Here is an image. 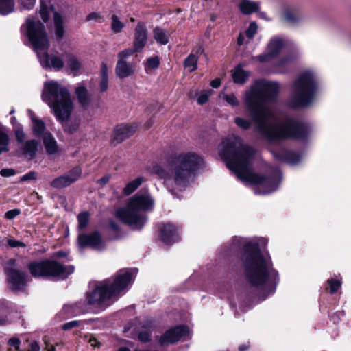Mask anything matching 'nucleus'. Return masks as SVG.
Instances as JSON below:
<instances>
[{"mask_svg": "<svg viewBox=\"0 0 351 351\" xmlns=\"http://www.w3.org/2000/svg\"><path fill=\"white\" fill-rule=\"evenodd\" d=\"M279 90L278 83L263 80L255 81L245 90L243 101L251 113L255 132L269 143L305 138L309 131L306 124L290 117L280 119L271 109Z\"/></svg>", "mask_w": 351, "mask_h": 351, "instance_id": "nucleus-1", "label": "nucleus"}, {"mask_svg": "<svg viewBox=\"0 0 351 351\" xmlns=\"http://www.w3.org/2000/svg\"><path fill=\"white\" fill-rule=\"evenodd\" d=\"M219 155L226 162L227 167L232 171L241 181L254 186V193L266 195L275 191L282 180L279 169L273 170L271 175L264 177L254 173L252 165L254 150L243 144V140L232 136L224 139L219 147Z\"/></svg>", "mask_w": 351, "mask_h": 351, "instance_id": "nucleus-2", "label": "nucleus"}, {"mask_svg": "<svg viewBox=\"0 0 351 351\" xmlns=\"http://www.w3.org/2000/svg\"><path fill=\"white\" fill-rule=\"evenodd\" d=\"M267 243V239L263 237L247 242L244 245L242 258L245 276L252 286L262 291L263 300L275 291L279 281L278 273L272 267L269 254L261 250Z\"/></svg>", "mask_w": 351, "mask_h": 351, "instance_id": "nucleus-3", "label": "nucleus"}, {"mask_svg": "<svg viewBox=\"0 0 351 351\" xmlns=\"http://www.w3.org/2000/svg\"><path fill=\"white\" fill-rule=\"evenodd\" d=\"M202 163V158L195 152H181L170 158L167 164L169 171L156 165L152 168V173L162 178L166 185H173L183 190L193 182L195 172Z\"/></svg>", "mask_w": 351, "mask_h": 351, "instance_id": "nucleus-4", "label": "nucleus"}, {"mask_svg": "<svg viewBox=\"0 0 351 351\" xmlns=\"http://www.w3.org/2000/svg\"><path fill=\"white\" fill-rule=\"evenodd\" d=\"M133 280V274L127 270L119 271L113 278L106 279L86 293L88 304L100 310L105 309L114 300L125 293Z\"/></svg>", "mask_w": 351, "mask_h": 351, "instance_id": "nucleus-5", "label": "nucleus"}, {"mask_svg": "<svg viewBox=\"0 0 351 351\" xmlns=\"http://www.w3.org/2000/svg\"><path fill=\"white\" fill-rule=\"evenodd\" d=\"M22 31L25 32L32 48L36 52L43 68L51 69L56 71L63 69L64 61L60 56L41 52L47 50L49 47V40L43 24L28 19L25 25L22 27Z\"/></svg>", "mask_w": 351, "mask_h": 351, "instance_id": "nucleus-6", "label": "nucleus"}, {"mask_svg": "<svg viewBox=\"0 0 351 351\" xmlns=\"http://www.w3.org/2000/svg\"><path fill=\"white\" fill-rule=\"evenodd\" d=\"M42 99L49 106L59 122L63 123L70 119L73 104L66 86L56 80L45 82Z\"/></svg>", "mask_w": 351, "mask_h": 351, "instance_id": "nucleus-7", "label": "nucleus"}, {"mask_svg": "<svg viewBox=\"0 0 351 351\" xmlns=\"http://www.w3.org/2000/svg\"><path fill=\"white\" fill-rule=\"evenodd\" d=\"M154 206V200L150 194L147 191H140L128 200L125 208L117 210L116 217L132 228L138 230L146 223L145 213L152 211Z\"/></svg>", "mask_w": 351, "mask_h": 351, "instance_id": "nucleus-8", "label": "nucleus"}, {"mask_svg": "<svg viewBox=\"0 0 351 351\" xmlns=\"http://www.w3.org/2000/svg\"><path fill=\"white\" fill-rule=\"evenodd\" d=\"M319 90L316 73L311 69L300 73L292 85L289 104L292 108L311 104Z\"/></svg>", "mask_w": 351, "mask_h": 351, "instance_id": "nucleus-9", "label": "nucleus"}, {"mask_svg": "<svg viewBox=\"0 0 351 351\" xmlns=\"http://www.w3.org/2000/svg\"><path fill=\"white\" fill-rule=\"evenodd\" d=\"M31 274L34 277L53 276L65 278L74 271L71 265L63 266L51 261L33 262L28 265Z\"/></svg>", "mask_w": 351, "mask_h": 351, "instance_id": "nucleus-10", "label": "nucleus"}, {"mask_svg": "<svg viewBox=\"0 0 351 351\" xmlns=\"http://www.w3.org/2000/svg\"><path fill=\"white\" fill-rule=\"evenodd\" d=\"M4 270L10 287L14 291H22L28 281L27 275L21 270L19 262L10 258L4 263Z\"/></svg>", "mask_w": 351, "mask_h": 351, "instance_id": "nucleus-11", "label": "nucleus"}, {"mask_svg": "<svg viewBox=\"0 0 351 351\" xmlns=\"http://www.w3.org/2000/svg\"><path fill=\"white\" fill-rule=\"evenodd\" d=\"M290 40L285 37L274 36L267 45V52L257 56V59L261 62H269L276 58L282 49L290 44Z\"/></svg>", "mask_w": 351, "mask_h": 351, "instance_id": "nucleus-12", "label": "nucleus"}, {"mask_svg": "<svg viewBox=\"0 0 351 351\" xmlns=\"http://www.w3.org/2000/svg\"><path fill=\"white\" fill-rule=\"evenodd\" d=\"M78 244L81 248L90 247L93 250L102 251L106 249L105 241L97 232L91 234H82L78 236Z\"/></svg>", "mask_w": 351, "mask_h": 351, "instance_id": "nucleus-13", "label": "nucleus"}, {"mask_svg": "<svg viewBox=\"0 0 351 351\" xmlns=\"http://www.w3.org/2000/svg\"><path fill=\"white\" fill-rule=\"evenodd\" d=\"M82 176V169L75 167L68 173L53 179L50 185L55 189H62L69 186L77 181Z\"/></svg>", "mask_w": 351, "mask_h": 351, "instance_id": "nucleus-14", "label": "nucleus"}, {"mask_svg": "<svg viewBox=\"0 0 351 351\" xmlns=\"http://www.w3.org/2000/svg\"><path fill=\"white\" fill-rule=\"evenodd\" d=\"M189 335V329L185 326H179L167 330L160 339L161 345L173 343Z\"/></svg>", "mask_w": 351, "mask_h": 351, "instance_id": "nucleus-15", "label": "nucleus"}, {"mask_svg": "<svg viewBox=\"0 0 351 351\" xmlns=\"http://www.w3.org/2000/svg\"><path fill=\"white\" fill-rule=\"evenodd\" d=\"M148 38L147 27L143 23H138L134 29L133 47L135 51H142Z\"/></svg>", "mask_w": 351, "mask_h": 351, "instance_id": "nucleus-16", "label": "nucleus"}, {"mask_svg": "<svg viewBox=\"0 0 351 351\" xmlns=\"http://www.w3.org/2000/svg\"><path fill=\"white\" fill-rule=\"evenodd\" d=\"M160 237L165 243L171 244L180 239L178 228L171 223L164 224L160 229Z\"/></svg>", "mask_w": 351, "mask_h": 351, "instance_id": "nucleus-17", "label": "nucleus"}, {"mask_svg": "<svg viewBox=\"0 0 351 351\" xmlns=\"http://www.w3.org/2000/svg\"><path fill=\"white\" fill-rule=\"evenodd\" d=\"M136 127L128 125H117L113 132L111 143L114 145L121 143L133 134Z\"/></svg>", "mask_w": 351, "mask_h": 351, "instance_id": "nucleus-18", "label": "nucleus"}, {"mask_svg": "<svg viewBox=\"0 0 351 351\" xmlns=\"http://www.w3.org/2000/svg\"><path fill=\"white\" fill-rule=\"evenodd\" d=\"M271 152L275 158L291 165L298 164L302 160V156L293 151L281 149L279 151L271 150Z\"/></svg>", "mask_w": 351, "mask_h": 351, "instance_id": "nucleus-19", "label": "nucleus"}, {"mask_svg": "<svg viewBox=\"0 0 351 351\" xmlns=\"http://www.w3.org/2000/svg\"><path fill=\"white\" fill-rule=\"evenodd\" d=\"M27 114L32 121V133L36 137L42 138L46 133L49 132L46 130L44 121L36 117L33 111L28 110Z\"/></svg>", "mask_w": 351, "mask_h": 351, "instance_id": "nucleus-20", "label": "nucleus"}, {"mask_svg": "<svg viewBox=\"0 0 351 351\" xmlns=\"http://www.w3.org/2000/svg\"><path fill=\"white\" fill-rule=\"evenodd\" d=\"M295 58L296 56L293 54L283 55L273 64V71L280 73L286 72Z\"/></svg>", "mask_w": 351, "mask_h": 351, "instance_id": "nucleus-21", "label": "nucleus"}, {"mask_svg": "<svg viewBox=\"0 0 351 351\" xmlns=\"http://www.w3.org/2000/svg\"><path fill=\"white\" fill-rule=\"evenodd\" d=\"M115 72L119 78H125L134 73V66L126 61L118 60L116 64Z\"/></svg>", "mask_w": 351, "mask_h": 351, "instance_id": "nucleus-22", "label": "nucleus"}, {"mask_svg": "<svg viewBox=\"0 0 351 351\" xmlns=\"http://www.w3.org/2000/svg\"><path fill=\"white\" fill-rule=\"evenodd\" d=\"M39 146L38 141L35 139L28 140L23 145V154L29 159H34L36 156Z\"/></svg>", "mask_w": 351, "mask_h": 351, "instance_id": "nucleus-23", "label": "nucleus"}, {"mask_svg": "<svg viewBox=\"0 0 351 351\" xmlns=\"http://www.w3.org/2000/svg\"><path fill=\"white\" fill-rule=\"evenodd\" d=\"M42 139L45 150L49 154H55L58 152L57 141L51 132L46 133Z\"/></svg>", "mask_w": 351, "mask_h": 351, "instance_id": "nucleus-24", "label": "nucleus"}, {"mask_svg": "<svg viewBox=\"0 0 351 351\" xmlns=\"http://www.w3.org/2000/svg\"><path fill=\"white\" fill-rule=\"evenodd\" d=\"M66 65L69 69L70 73L75 76L79 74L81 63L75 55L69 54L66 56Z\"/></svg>", "mask_w": 351, "mask_h": 351, "instance_id": "nucleus-25", "label": "nucleus"}, {"mask_svg": "<svg viewBox=\"0 0 351 351\" xmlns=\"http://www.w3.org/2000/svg\"><path fill=\"white\" fill-rule=\"evenodd\" d=\"M282 17L288 23L295 24L302 19V15L296 10L286 8L282 12Z\"/></svg>", "mask_w": 351, "mask_h": 351, "instance_id": "nucleus-26", "label": "nucleus"}, {"mask_svg": "<svg viewBox=\"0 0 351 351\" xmlns=\"http://www.w3.org/2000/svg\"><path fill=\"white\" fill-rule=\"evenodd\" d=\"M250 73L243 70L241 65H238L232 71V77L234 82L237 84H244L247 80Z\"/></svg>", "mask_w": 351, "mask_h": 351, "instance_id": "nucleus-27", "label": "nucleus"}, {"mask_svg": "<svg viewBox=\"0 0 351 351\" xmlns=\"http://www.w3.org/2000/svg\"><path fill=\"white\" fill-rule=\"evenodd\" d=\"M241 12L244 14H251L258 10L259 4L258 2L250 0H241L239 3Z\"/></svg>", "mask_w": 351, "mask_h": 351, "instance_id": "nucleus-28", "label": "nucleus"}, {"mask_svg": "<svg viewBox=\"0 0 351 351\" xmlns=\"http://www.w3.org/2000/svg\"><path fill=\"white\" fill-rule=\"evenodd\" d=\"M75 94L78 102L83 107L88 106L90 104V99L88 93V90L84 86L80 85L75 88Z\"/></svg>", "mask_w": 351, "mask_h": 351, "instance_id": "nucleus-29", "label": "nucleus"}, {"mask_svg": "<svg viewBox=\"0 0 351 351\" xmlns=\"http://www.w3.org/2000/svg\"><path fill=\"white\" fill-rule=\"evenodd\" d=\"M86 311V310L83 308L81 303L64 305L62 310V312L67 316L77 315L80 313H84Z\"/></svg>", "mask_w": 351, "mask_h": 351, "instance_id": "nucleus-30", "label": "nucleus"}, {"mask_svg": "<svg viewBox=\"0 0 351 351\" xmlns=\"http://www.w3.org/2000/svg\"><path fill=\"white\" fill-rule=\"evenodd\" d=\"M53 21L55 26V34L58 40H60L64 35V29L63 27V19L62 16L55 12L53 15Z\"/></svg>", "mask_w": 351, "mask_h": 351, "instance_id": "nucleus-31", "label": "nucleus"}, {"mask_svg": "<svg viewBox=\"0 0 351 351\" xmlns=\"http://www.w3.org/2000/svg\"><path fill=\"white\" fill-rule=\"evenodd\" d=\"M153 36L155 40L160 45H166L169 42L168 33L160 27H156L154 29Z\"/></svg>", "mask_w": 351, "mask_h": 351, "instance_id": "nucleus-32", "label": "nucleus"}, {"mask_svg": "<svg viewBox=\"0 0 351 351\" xmlns=\"http://www.w3.org/2000/svg\"><path fill=\"white\" fill-rule=\"evenodd\" d=\"M9 136L8 135V130L0 123V154L3 152L8 151Z\"/></svg>", "mask_w": 351, "mask_h": 351, "instance_id": "nucleus-33", "label": "nucleus"}, {"mask_svg": "<svg viewBox=\"0 0 351 351\" xmlns=\"http://www.w3.org/2000/svg\"><path fill=\"white\" fill-rule=\"evenodd\" d=\"M100 76L99 90L101 92H105L107 90L108 85V69L105 62L101 63Z\"/></svg>", "mask_w": 351, "mask_h": 351, "instance_id": "nucleus-34", "label": "nucleus"}, {"mask_svg": "<svg viewBox=\"0 0 351 351\" xmlns=\"http://www.w3.org/2000/svg\"><path fill=\"white\" fill-rule=\"evenodd\" d=\"M144 182V178L142 176L138 177L137 178L128 182L123 189V193L125 195H130L133 193L141 184Z\"/></svg>", "mask_w": 351, "mask_h": 351, "instance_id": "nucleus-35", "label": "nucleus"}, {"mask_svg": "<svg viewBox=\"0 0 351 351\" xmlns=\"http://www.w3.org/2000/svg\"><path fill=\"white\" fill-rule=\"evenodd\" d=\"M198 57L193 53H191L184 60V65L190 72L195 71L197 69Z\"/></svg>", "mask_w": 351, "mask_h": 351, "instance_id": "nucleus-36", "label": "nucleus"}, {"mask_svg": "<svg viewBox=\"0 0 351 351\" xmlns=\"http://www.w3.org/2000/svg\"><path fill=\"white\" fill-rule=\"evenodd\" d=\"M14 0H0V14L7 15L14 11Z\"/></svg>", "mask_w": 351, "mask_h": 351, "instance_id": "nucleus-37", "label": "nucleus"}, {"mask_svg": "<svg viewBox=\"0 0 351 351\" xmlns=\"http://www.w3.org/2000/svg\"><path fill=\"white\" fill-rule=\"evenodd\" d=\"M219 97L225 100L232 107H237L239 105V101L233 93L226 94L222 93Z\"/></svg>", "mask_w": 351, "mask_h": 351, "instance_id": "nucleus-38", "label": "nucleus"}, {"mask_svg": "<svg viewBox=\"0 0 351 351\" xmlns=\"http://www.w3.org/2000/svg\"><path fill=\"white\" fill-rule=\"evenodd\" d=\"M111 27L113 32L119 33L123 28L124 25L119 20V17L114 14L111 17Z\"/></svg>", "mask_w": 351, "mask_h": 351, "instance_id": "nucleus-39", "label": "nucleus"}, {"mask_svg": "<svg viewBox=\"0 0 351 351\" xmlns=\"http://www.w3.org/2000/svg\"><path fill=\"white\" fill-rule=\"evenodd\" d=\"M235 124L243 130H248L252 126V121L242 117L234 118Z\"/></svg>", "mask_w": 351, "mask_h": 351, "instance_id": "nucleus-40", "label": "nucleus"}, {"mask_svg": "<svg viewBox=\"0 0 351 351\" xmlns=\"http://www.w3.org/2000/svg\"><path fill=\"white\" fill-rule=\"evenodd\" d=\"M78 228L80 229H84L88 223V214L86 212L80 213L77 216Z\"/></svg>", "mask_w": 351, "mask_h": 351, "instance_id": "nucleus-41", "label": "nucleus"}, {"mask_svg": "<svg viewBox=\"0 0 351 351\" xmlns=\"http://www.w3.org/2000/svg\"><path fill=\"white\" fill-rule=\"evenodd\" d=\"M138 52L135 51V48L133 47V49H126L121 51H120L118 55V60L125 61V59L131 56L133 53Z\"/></svg>", "mask_w": 351, "mask_h": 351, "instance_id": "nucleus-42", "label": "nucleus"}, {"mask_svg": "<svg viewBox=\"0 0 351 351\" xmlns=\"http://www.w3.org/2000/svg\"><path fill=\"white\" fill-rule=\"evenodd\" d=\"M213 91L211 90H203L202 92H201L197 98V103L199 105H203L206 104L208 101Z\"/></svg>", "mask_w": 351, "mask_h": 351, "instance_id": "nucleus-43", "label": "nucleus"}, {"mask_svg": "<svg viewBox=\"0 0 351 351\" xmlns=\"http://www.w3.org/2000/svg\"><path fill=\"white\" fill-rule=\"evenodd\" d=\"M328 283L329 284L330 292L331 293H335L341 285V282L340 280L334 278L328 280Z\"/></svg>", "mask_w": 351, "mask_h": 351, "instance_id": "nucleus-44", "label": "nucleus"}, {"mask_svg": "<svg viewBox=\"0 0 351 351\" xmlns=\"http://www.w3.org/2000/svg\"><path fill=\"white\" fill-rule=\"evenodd\" d=\"M40 15L44 22H47L50 16V8L41 3Z\"/></svg>", "mask_w": 351, "mask_h": 351, "instance_id": "nucleus-45", "label": "nucleus"}, {"mask_svg": "<svg viewBox=\"0 0 351 351\" xmlns=\"http://www.w3.org/2000/svg\"><path fill=\"white\" fill-rule=\"evenodd\" d=\"M160 64V60L158 56H154L147 58V65L149 68L155 69L158 67Z\"/></svg>", "mask_w": 351, "mask_h": 351, "instance_id": "nucleus-46", "label": "nucleus"}, {"mask_svg": "<svg viewBox=\"0 0 351 351\" xmlns=\"http://www.w3.org/2000/svg\"><path fill=\"white\" fill-rule=\"evenodd\" d=\"M257 31V25L255 23L252 22L250 24L247 29L245 32L246 36L249 39H252Z\"/></svg>", "mask_w": 351, "mask_h": 351, "instance_id": "nucleus-47", "label": "nucleus"}, {"mask_svg": "<svg viewBox=\"0 0 351 351\" xmlns=\"http://www.w3.org/2000/svg\"><path fill=\"white\" fill-rule=\"evenodd\" d=\"M82 324V321L73 320L69 322L65 323L62 325V329L64 330H69L73 328H75L80 326Z\"/></svg>", "mask_w": 351, "mask_h": 351, "instance_id": "nucleus-48", "label": "nucleus"}, {"mask_svg": "<svg viewBox=\"0 0 351 351\" xmlns=\"http://www.w3.org/2000/svg\"><path fill=\"white\" fill-rule=\"evenodd\" d=\"M7 243L11 247H25L26 246L23 242L16 240L13 238L8 239Z\"/></svg>", "mask_w": 351, "mask_h": 351, "instance_id": "nucleus-49", "label": "nucleus"}, {"mask_svg": "<svg viewBox=\"0 0 351 351\" xmlns=\"http://www.w3.org/2000/svg\"><path fill=\"white\" fill-rule=\"evenodd\" d=\"M36 178H37V173L34 171H31L27 173L26 174L23 175L20 178V181L25 182V181H27V180H34L36 179Z\"/></svg>", "mask_w": 351, "mask_h": 351, "instance_id": "nucleus-50", "label": "nucleus"}, {"mask_svg": "<svg viewBox=\"0 0 351 351\" xmlns=\"http://www.w3.org/2000/svg\"><path fill=\"white\" fill-rule=\"evenodd\" d=\"M101 19V15L99 12H91L86 16V21L99 22Z\"/></svg>", "mask_w": 351, "mask_h": 351, "instance_id": "nucleus-51", "label": "nucleus"}, {"mask_svg": "<svg viewBox=\"0 0 351 351\" xmlns=\"http://www.w3.org/2000/svg\"><path fill=\"white\" fill-rule=\"evenodd\" d=\"M16 138L19 142H23L25 138V134L21 127L15 130Z\"/></svg>", "mask_w": 351, "mask_h": 351, "instance_id": "nucleus-52", "label": "nucleus"}, {"mask_svg": "<svg viewBox=\"0 0 351 351\" xmlns=\"http://www.w3.org/2000/svg\"><path fill=\"white\" fill-rule=\"evenodd\" d=\"M16 171L13 169H2L0 171V175L2 177H10L14 176Z\"/></svg>", "mask_w": 351, "mask_h": 351, "instance_id": "nucleus-53", "label": "nucleus"}, {"mask_svg": "<svg viewBox=\"0 0 351 351\" xmlns=\"http://www.w3.org/2000/svg\"><path fill=\"white\" fill-rule=\"evenodd\" d=\"M8 345L10 346H14L16 348V351H21L19 350V344L21 343V341L19 338H11L8 341Z\"/></svg>", "mask_w": 351, "mask_h": 351, "instance_id": "nucleus-54", "label": "nucleus"}, {"mask_svg": "<svg viewBox=\"0 0 351 351\" xmlns=\"http://www.w3.org/2000/svg\"><path fill=\"white\" fill-rule=\"evenodd\" d=\"M19 213L20 211L19 210L14 209L6 212L5 216L7 219H12L16 217L17 215H19Z\"/></svg>", "mask_w": 351, "mask_h": 351, "instance_id": "nucleus-55", "label": "nucleus"}, {"mask_svg": "<svg viewBox=\"0 0 351 351\" xmlns=\"http://www.w3.org/2000/svg\"><path fill=\"white\" fill-rule=\"evenodd\" d=\"M138 339L142 342H147L150 339V335L147 332H141L138 335Z\"/></svg>", "mask_w": 351, "mask_h": 351, "instance_id": "nucleus-56", "label": "nucleus"}, {"mask_svg": "<svg viewBox=\"0 0 351 351\" xmlns=\"http://www.w3.org/2000/svg\"><path fill=\"white\" fill-rule=\"evenodd\" d=\"M110 179V176L106 175V176L102 177L101 178L97 180V182L99 183L101 185H105L106 184H107L109 182Z\"/></svg>", "mask_w": 351, "mask_h": 351, "instance_id": "nucleus-57", "label": "nucleus"}, {"mask_svg": "<svg viewBox=\"0 0 351 351\" xmlns=\"http://www.w3.org/2000/svg\"><path fill=\"white\" fill-rule=\"evenodd\" d=\"M40 346L36 341H34L30 343L28 351H39Z\"/></svg>", "mask_w": 351, "mask_h": 351, "instance_id": "nucleus-58", "label": "nucleus"}, {"mask_svg": "<svg viewBox=\"0 0 351 351\" xmlns=\"http://www.w3.org/2000/svg\"><path fill=\"white\" fill-rule=\"evenodd\" d=\"M221 85V80L219 78H216L210 82V86L214 88H217L219 87Z\"/></svg>", "mask_w": 351, "mask_h": 351, "instance_id": "nucleus-59", "label": "nucleus"}, {"mask_svg": "<svg viewBox=\"0 0 351 351\" xmlns=\"http://www.w3.org/2000/svg\"><path fill=\"white\" fill-rule=\"evenodd\" d=\"M89 343L93 347H99L100 343L97 341V340L95 337H91L89 339Z\"/></svg>", "mask_w": 351, "mask_h": 351, "instance_id": "nucleus-60", "label": "nucleus"}, {"mask_svg": "<svg viewBox=\"0 0 351 351\" xmlns=\"http://www.w3.org/2000/svg\"><path fill=\"white\" fill-rule=\"evenodd\" d=\"M245 43V36L243 34H240L238 39H237V43L239 45H242Z\"/></svg>", "mask_w": 351, "mask_h": 351, "instance_id": "nucleus-61", "label": "nucleus"}, {"mask_svg": "<svg viewBox=\"0 0 351 351\" xmlns=\"http://www.w3.org/2000/svg\"><path fill=\"white\" fill-rule=\"evenodd\" d=\"M110 225L111 228L113 230H118V226L114 222L111 221Z\"/></svg>", "mask_w": 351, "mask_h": 351, "instance_id": "nucleus-62", "label": "nucleus"}, {"mask_svg": "<svg viewBox=\"0 0 351 351\" xmlns=\"http://www.w3.org/2000/svg\"><path fill=\"white\" fill-rule=\"evenodd\" d=\"M6 322V319L4 317L0 315V325L4 324Z\"/></svg>", "mask_w": 351, "mask_h": 351, "instance_id": "nucleus-63", "label": "nucleus"}, {"mask_svg": "<svg viewBox=\"0 0 351 351\" xmlns=\"http://www.w3.org/2000/svg\"><path fill=\"white\" fill-rule=\"evenodd\" d=\"M239 349L240 351H245L247 349V348L243 346H241L239 348Z\"/></svg>", "mask_w": 351, "mask_h": 351, "instance_id": "nucleus-64", "label": "nucleus"}]
</instances>
